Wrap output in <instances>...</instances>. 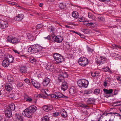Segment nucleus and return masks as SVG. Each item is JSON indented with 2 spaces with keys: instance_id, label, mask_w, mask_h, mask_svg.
Listing matches in <instances>:
<instances>
[{
  "instance_id": "obj_1",
  "label": "nucleus",
  "mask_w": 121,
  "mask_h": 121,
  "mask_svg": "<svg viewBox=\"0 0 121 121\" xmlns=\"http://www.w3.org/2000/svg\"><path fill=\"white\" fill-rule=\"evenodd\" d=\"M42 49V47L38 44H35L29 47L28 49V51L32 53H35L41 51Z\"/></svg>"
},
{
  "instance_id": "obj_2",
  "label": "nucleus",
  "mask_w": 121,
  "mask_h": 121,
  "mask_svg": "<svg viewBox=\"0 0 121 121\" xmlns=\"http://www.w3.org/2000/svg\"><path fill=\"white\" fill-rule=\"evenodd\" d=\"M15 109V106L14 104H10L7 109L5 111V116L9 118L11 117L12 116V111H14Z\"/></svg>"
},
{
  "instance_id": "obj_3",
  "label": "nucleus",
  "mask_w": 121,
  "mask_h": 121,
  "mask_svg": "<svg viewBox=\"0 0 121 121\" xmlns=\"http://www.w3.org/2000/svg\"><path fill=\"white\" fill-rule=\"evenodd\" d=\"M89 82L85 79L79 80L77 82L78 85L80 87L86 88L88 86Z\"/></svg>"
},
{
  "instance_id": "obj_4",
  "label": "nucleus",
  "mask_w": 121,
  "mask_h": 121,
  "mask_svg": "<svg viewBox=\"0 0 121 121\" xmlns=\"http://www.w3.org/2000/svg\"><path fill=\"white\" fill-rule=\"evenodd\" d=\"M50 95L51 97L53 98L58 99L60 98H62L65 99L68 98V97L67 96H65L60 93L59 92H55L54 94Z\"/></svg>"
},
{
  "instance_id": "obj_5",
  "label": "nucleus",
  "mask_w": 121,
  "mask_h": 121,
  "mask_svg": "<svg viewBox=\"0 0 121 121\" xmlns=\"http://www.w3.org/2000/svg\"><path fill=\"white\" fill-rule=\"evenodd\" d=\"M78 62L80 65L83 67L86 66L88 63L87 58L85 57H80L78 60Z\"/></svg>"
},
{
  "instance_id": "obj_6",
  "label": "nucleus",
  "mask_w": 121,
  "mask_h": 121,
  "mask_svg": "<svg viewBox=\"0 0 121 121\" xmlns=\"http://www.w3.org/2000/svg\"><path fill=\"white\" fill-rule=\"evenodd\" d=\"M106 60V58L105 57L101 56L100 57H98L96 58V62L98 65H99L100 64L105 63Z\"/></svg>"
},
{
  "instance_id": "obj_7",
  "label": "nucleus",
  "mask_w": 121,
  "mask_h": 121,
  "mask_svg": "<svg viewBox=\"0 0 121 121\" xmlns=\"http://www.w3.org/2000/svg\"><path fill=\"white\" fill-rule=\"evenodd\" d=\"M22 114L24 116L28 117H30L32 115V113L28 108L25 109Z\"/></svg>"
},
{
  "instance_id": "obj_8",
  "label": "nucleus",
  "mask_w": 121,
  "mask_h": 121,
  "mask_svg": "<svg viewBox=\"0 0 121 121\" xmlns=\"http://www.w3.org/2000/svg\"><path fill=\"white\" fill-rule=\"evenodd\" d=\"M8 26V23L4 21H2L0 22V27L1 29H5Z\"/></svg>"
},
{
  "instance_id": "obj_9",
  "label": "nucleus",
  "mask_w": 121,
  "mask_h": 121,
  "mask_svg": "<svg viewBox=\"0 0 121 121\" xmlns=\"http://www.w3.org/2000/svg\"><path fill=\"white\" fill-rule=\"evenodd\" d=\"M50 79L48 77H45L43 80V86H47L50 81Z\"/></svg>"
},
{
  "instance_id": "obj_10",
  "label": "nucleus",
  "mask_w": 121,
  "mask_h": 121,
  "mask_svg": "<svg viewBox=\"0 0 121 121\" xmlns=\"http://www.w3.org/2000/svg\"><path fill=\"white\" fill-rule=\"evenodd\" d=\"M7 40L9 42L15 44V37L12 36H9L7 38Z\"/></svg>"
},
{
  "instance_id": "obj_11",
  "label": "nucleus",
  "mask_w": 121,
  "mask_h": 121,
  "mask_svg": "<svg viewBox=\"0 0 121 121\" xmlns=\"http://www.w3.org/2000/svg\"><path fill=\"white\" fill-rule=\"evenodd\" d=\"M53 109L52 106V105H50L48 106H44L43 108V110L46 112H48L51 110Z\"/></svg>"
},
{
  "instance_id": "obj_12",
  "label": "nucleus",
  "mask_w": 121,
  "mask_h": 121,
  "mask_svg": "<svg viewBox=\"0 0 121 121\" xmlns=\"http://www.w3.org/2000/svg\"><path fill=\"white\" fill-rule=\"evenodd\" d=\"M63 40V38L60 36H57L54 38L55 42L59 43L61 42Z\"/></svg>"
},
{
  "instance_id": "obj_13",
  "label": "nucleus",
  "mask_w": 121,
  "mask_h": 121,
  "mask_svg": "<svg viewBox=\"0 0 121 121\" xmlns=\"http://www.w3.org/2000/svg\"><path fill=\"white\" fill-rule=\"evenodd\" d=\"M31 82L33 86L36 88H38L40 87V85L38 82H37L33 79H31Z\"/></svg>"
},
{
  "instance_id": "obj_14",
  "label": "nucleus",
  "mask_w": 121,
  "mask_h": 121,
  "mask_svg": "<svg viewBox=\"0 0 121 121\" xmlns=\"http://www.w3.org/2000/svg\"><path fill=\"white\" fill-rule=\"evenodd\" d=\"M28 109L32 113H33L34 112H35L37 109V108L35 105H32L30 106Z\"/></svg>"
},
{
  "instance_id": "obj_15",
  "label": "nucleus",
  "mask_w": 121,
  "mask_h": 121,
  "mask_svg": "<svg viewBox=\"0 0 121 121\" xmlns=\"http://www.w3.org/2000/svg\"><path fill=\"white\" fill-rule=\"evenodd\" d=\"M68 84L66 82H63L61 85V88L62 90L65 91L68 88Z\"/></svg>"
},
{
  "instance_id": "obj_16",
  "label": "nucleus",
  "mask_w": 121,
  "mask_h": 121,
  "mask_svg": "<svg viewBox=\"0 0 121 121\" xmlns=\"http://www.w3.org/2000/svg\"><path fill=\"white\" fill-rule=\"evenodd\" d=\"M23 120L21 114H16V121H22Z\"/></svg>"
},
{
  "instance_id": "obj_17",
  "label": "nucleus",
  "mask_w": 121,
  "mask_h": 121,
  "mask_svg": "<svg viewBox=\"0 0 121 121\" xmlns=\"http://www.w3.org/2000/svg\"><path fill=\"white\" fill-rule=\"evenodd\" d=\"M5 88L7 91H9L12 90V87L11 84L7 83L5 85Z\"/></svg>"
},
{
  "instance_id": "obj_18",
  "label": "nucleus",
  "mask_w": 121,
  "mask_h": 121,
  "mask_svg": "<svg viewBox=\"0 0 121 121\" xmlns=\"http://www.w3.org/2000/svg\"><path fill=\"white\" fill-rule=\"evenodd\" d=\"M9 63L8 61L5 58L2 61V65L4 67H7L9 65Z\"/></svg>"
},
{
  "instance_id": "obj_19",
  "label": "nucleus",
  "mask_w": 121,
  "mask_h": 121,
  "mask_svg": "<svg viewBox=\"0 0 121 121\" xmlns=\"http://www.w3.org/2000/svg\"><path fill=\"white\" fill-rule=\"evenodd\" d=\"M5 58L9 63H12L13 61H14V57L11 55H9V57H6Z\"/></svg>"
},
{
  "instance_id": "obj_20",
  "label": "nucleus",
  "mask_w": 121,
  "mask_h": 121,
  "mask_svg": "<svg viewBox=\"0 0 121 121\" xmlns=\"http://www.w3.org/2000/svg\"><path fill=\"white\" fill-rule=\"evenodd\" d=\"M21 37L18 35H16V43H18L21 42L22 41Z\"/></svg>"
},
{
  "instance_id": "obj_21",
  "label": "nucleus",
  "mask_w": 121,
  "mask_h": 121,
  "mask_svg": "<svg viewBox=\"0 0 121 121\" xmlns=\"http://www.w3.org/2000/svg\"><path fill=\"white\" fill-rule=\"evenodd\" d=\"M103 91L106 94H111L112 93L113 91V90L112 89L108 90L104 88L103 89Z\"/></svg>"
},
{
  "instance_id": "obj_22",
  "label": "nucleus",
  "mask_w": 121,
  "mask_h": 121,
  "mask_svg": "<svg viewBox=\"0 0 121 121\" xmlns=\"http://www.w3.org/2000/svg\"><path fill=\"white\" fill-rule=\"evenodd\" d=\"M69 92L70 95H73L75 92L74 88L73 87H71L69 89Z\"/></svg>"
},
{
  "instance_id": "obj_23",
  "label": "nucleus",
  "mask_w": 121,
  "mask_h": 121,
  "mask_svg": "<svg viewBox=\"0 0 121 121\" xmlns=\"http://www.w3.org/2000/svg\"><path fill=\"white\" fill-rule=\"evenodd\" d=\"M46 69H47L48 70L51 71H53L54 70V65H48L46 67Z\"/></svg>"
},
{
  "instance_id": "obj_24",
  "label": "nucleus",
  "mask_w": 121,
  "mask_h": 121,
  "mask_svg": "<svg viewBox=\"0 0 121 121\" xmlns=\"http://www.w3.org/2000/svg\"><path fill=\"white\" fill-rule=\"evenodd\" d=\"M60 113L62 117H67V112L65 110L63 109L60 111Z\"/></svg>"
},
{
  "instance_id": "obj_25",
  "label": "nucleus",
  "mask_w": 121,
  "mask_h": 121,
  "mask_svg": "<svg viewBox=\"0 0 121 121\" xmlns=\"http://www.w3.org/2000/svg\"><path fill=\"white\" fill-rule=\"evenodd\" d=\"M64 60V59L63 57L62 56H60V57L58 58L55 60L58 63H59L63 62Z\"/></svg>"
},
{
  "instance_id": "obj_26",
  "label": "nucleus",
  "mask_w": 121,
  "mask_h": 121,
  "mask_svg": "<svg viewBox=\"0 0 121 121\" xmlns=\"http://www.w3.org/2000/svg\"><path fill=\"white\" fill-rule=\"evenodd\" d=\"M65 78L62 76V75L60 74L59 75L58 79L59 81L60 82H64Z\"/></svg>"
},
{
  "instance_id": "obj_27",
  "label": "nucleus",
  "mask_w": 121,
  "mask_h": 121,
  "mask_svg": "<svg viewBox=\"0 0 121 121\" xmlns=\"http://www.w3.org/2000/svg\"><path fill=\"white\" fill-rule=\"evenodd\" d=\"M84 25L87 26H92V25H94V23L92 22H89L88 21H84L83 23Z\"/></svg>"
},
{
  "instance_id": "obj_28",
  "label": "nucleus",
  "mask_w": 121,
  "mask_h": 121,
  "mask_svg": "<svg viewBox=\"0 0 121 121\" xmlns=\"http://www.w3.org/2000/svg\"><path fill=\"white\" fill-rule=\"evenodd\" d=\"M7 79L8 81L10 82H12L13 80V77L10 75H9L7 76Z\"/></svg>"
},
{
  "instance_id": "obj_29",
  "label": "nucleus",
  "mask_w": 121,
  "mask_h": 121,
  "mask_svg": "<svg viewBox=\"0 0 121 121\" xmlns=\"http://www.w3.org/2000/svg\"><path fill=\"white\" fill-rule=\"evenodd\" d=\"M26 67L24 66H23L20 68V72L22 73H25L26 72Z\"/></svg>"
},
{
  "instance_id": "obj_30",
  "label": "nucleus",
  "mask_w": 121,
  "mask_h": 121,
  "mask_svg": "<svg viewBox=\"0 0 121 121\" xmlns=\"http://www.w3.org/2000/svg\"><path fill=\"white\" fill-rule=\"evenodd\" d=\"M72 15L73 17L76 18L78 17L79 15L78 12H74L73 13Z\"/></svg>"
},
{
  "instance_id": "obj_31",
  "label": "nucleus",
  "mask_w": 121,
  "mask_h": 121,
  "mask_svg": "<svg viewBox=\"0 0 121 121\" xmlns=\"http://www.w3.org/2000/svg\"><path fill=\"white\" fill-rule=\"evenodd\" d=\"M28 38L30 40H33L34 39V37L33 35L30 34H28L27 35Z\"/></svg>"
},
{
  "instance_id": "obj_32",
  "label": "nucleus",
  "mask_w": 121,
  "mask_h": 121,
  "mask_svg": "<svg viewBox=\"0 0 121 121\" xmlns=\"http://www.w3.org/2000/svg\"><path fill=\"white\" fill-rule=\"evenodd\" d=\"M59 7L61 9H64L65 7V5L63 3H61L59 4Z\"/></svg>"
},
{
  "instance_id": "obj_33",
  "label": "nucleus",
  "mask_w": 121,
  "mask_h": 121,
  "mask_svg": "<svg viewBox=\"0 0 121 121\" xmlns=\"http://www.w3.org/2000/svg\"><path fill=\"white\" fill-rule=\"evenodd\" d=\"M49 117L47 116H45L42 118L41 121H49Z\"/></svg>"
},
{
  "instance_id": "obj_34",
  "label": "nucleus",
  "mask_w": 121,
  "mask_h": 121,
  "mask_svg": "<svg viewBox=\"0 0 121 121\" xmlns=\"http://www.w3.org/2000/svg\"><path fill=\"white\" fill-rule=\"evenodd\" d=\"M60 56H61L60 54L57 53L54 54L53 55V57L55 60L58 58L60 57Z\"/></svg>"
},
{
  "instance_id": "obj_35",
  "label": "nucleus",
  "mask_w": 121,
  "mask_h": 121,
  "mask_svg": "<svg viewBox=\"0 0 121 121\" xmlns=\"http://www.w3.org/2000/svg\"><path fill=\"white\" fill-rule=\"evenodd\" d=\"M48 31L50 32H52V33L54 32V28L52 26H49L48 29Z\"/></svg>"
},
{
  "instance_id": "obj_36",
  "label": "nucleus",
  "mask_w": 121,
  "mask_h": 121,
  "mask_svg": "<svg viewBox=\"0 0 121 121\" xmlns=\"http://www.w3.org/2000/svg\"><path fill=\"white\" fill-rule=\"evenodd\" d=\"M94 100L93 99L90 98L87 101V102L88 104H91L93 103Z\"/></svg>"
},
{
  "instance_id": "obj_37",
  "label": "nucleus",
  "mask_w": 121,
  "mask_h": 121,
  "mask_svg": "<svg viewBox=\"0 0 121 121\" xmlns=\"http://www.w3.org/2000/svg\"><path fill=\"white\" fill-rule=\"evenodd\" d=\"M25 82L28 84L30 85L31 84V82L29 79L28 78H26L24 80Z\"/></svg>"
},
{
  "instance_id": "obj_38",
  "label": "nucleus",
  "mask_w": 121,
  "mask_h": 121,
  "mask_svg": "<svg viewBox=\"0 0 121 121\" xmlns=\"http://www.w3.org/2000/svg\"><path fill=\"white\" fill-rule=\"evenodd\" d=\"M30 62L32 63H35L36 61V60L34 58H30Z\"/></svg>"
},
{
  "instance_id": "obj_39",
  "label": "nucleus",
  "mask_w": 121,
  "mask_h": 121,
  "mask_svg": "<svg viewBox=\"0 0 121 121\" xmlns=\"http://www.w3.org/2000/svg\"><path fill=\"white\" fill-rule=\"evenodd\" d=\"M100 90L99 89H96L94 91V93L96 95H98L100 93Z\"/></svg>"
},
{
  "instance_id": "obj_40",
  "label": "nucleus",
  "mask_w": 121,
  "mask_h": 121,
  "mask_svg": "<svg viewBox=\"0 0 121 121\" xmlns=\"http://www.w3.org/2000/svg\"><path fill=\"white\" fill-rule=\"evenodd\" d=\"M23 85V84L20 82H19L17 84V86L18 87H21Z\"/></svg>"
},
{
  "instance_id": "obj_41",
  "label": "nucleus",
  "mask_w": 121,
  "mask_h": 121,
  "mask_svg": "<svg viewBox=\"0 0 121 121\" xmlns=\"http://www.w3.org/2000/svg\"><path fill=\"white\" fill-rule=\"evenodd\" d=\"M42 26L41 24H39L37 25L36 28L37 29H38L42 28Z\"/></svg>"
},
{
  "instance_id": "obj_42",
  "label": "nucleus",
  "mask_w": 121,
  "mask_h": 121,
  "mask_svg": "<svg viewBox=\"0 0 121 121\" xmlns=\"http://www.w3.org/2000/svg\"><path fill=\"white\" fill-rule=\"evenodd\" d=\"M59 116V113L58 112H55L53 113V116L54 117H56Z\"/></svg>"
},
{
  "instance_id": "obj_43",
  "label": "nucleus",
  "mask_w": 121,
  "mask_h": 121,
  "mask_svg": "<svg viewBox=\"0 0 121 121\" xmlns=\"http://www.w3.org/2000/svg\"><path fill=\"white\" fill-rule=\"evenodd\" d=\"M102 69L103 70H104V71L105 72H107L108 70H110V69L108 67H107L106 68H102Z\"/></svg>"
},
{
  "instance_id": "obj_44",
  "label": "nucleus",
  "mask_w": 121,
  "mask_h": 121,
  "mask_svg": "<svg viewBox=\"0 0 121 121\" xmlns=\"http://www.w3.org/2000/svg\"><path fill=\"white\" fill-rule=\"evenodd\" d=\"M97 18L99 21H104V18L102 17H97Z\"/></svg>"
},
{
  "instance_id": "obj_45",
  "label": "nucleus",
  "mask_w": 121,
  "mask_h": 121,
  "mask_svg": "<svg viewBox=\"0 0 121 121\" xmlns=\"http://www.w3.org/2000/svg\"><path fill=\"white\" fill-rule=\"evenodd\" d=\"M41 91L43 93H44L47 96H49L50 95H49V94H48L46 93V91H45L44 89H42L41 90Z\"/></svg>"
},
{
  "instance_id": "obj_46",
  "label": "nucleus",
  "mask_w": 121,
  "mask_h": 121,
  "mask_svg": "<svg viewBox=\"0 0 121 121\" xmlns=\"http://www.w3.org/2000/svg\"><path fill=\"white\" fill-rule=\"evenodd\" d=\"M65 78H67L68 77V74L66 72L63 73V75H62Z\"/></svg>"
},
{
  "instance_id": "obj_47",
  "label": "nucleus",
  "mask_w": 121,
  "mask_h": 121,
  "mask_svg": "<svg viewBox=\"0 0 121 121\" xmlns=\"http://www.w3.org/2000/svg\"><path fill=\"white\" fill-rule=\"evenodd\" d=\"M111 81V78H106L105 81L107 82H109Z\"/></svg>"
},
{
  "instance_id": "obj_48",
  "label": "nucleus",
  "mask_w": 121,
  "mask_h": 121,
  "mask_svg": "<svg viewBox=\"0 0 121 121\" xmlns=\"http://www.w3.org/2000/svg\"><path fill=\"white\" fill-rule=\"evenodd\" d=\"M87 50L88 52H91L93 51V50L91 49L90 47H87Z\"/></svg>"
},
{
  "instance_id": "obj_49",
  "label": "nucleus",
  "mask_w": 121,
  "mask_h": 121,
  "mask_svg": "<svg viewBox=\"0 0 121 121\" xmlns=\"http://www.w3.org/2000/svg\"><path fill=\"white\" fill-rule=\"evenodd\" d=\"M16 21H19L22 20L23 19V18H22V17H20V18H19L18 17H17L16 16Z\"/></svg>"
},
{
  "instance_id": "obj_50",
  "label": "nucleus",
  "mask_w": 121,
  "mask_h": 121,
  "mask_svg": "<svg viewBox=\"0 0 121 121\" xmlns=\"http://www.w3.org/2000/svg\"><path fill=\"white\" fill-rule=\"evenodd\" d=\"M23 15L22 14H20L18 15V16H17L16 17L20 18V17L23 18Z\"/></svg>"
},
{
  "instance_id": "obj_51",
  "label": "nucleus",
  "mask_w": 121,
  "mask_h": 121,
  "mask_svg": "<svg viewBox=\"0 0 121 121\" xmlns=\"http://www.w3.org/2000/svg\"><path fill=\"white\" fill-rule=\"evenodd\" d=\"M26 100L29 102H30L32 101V99L29 97L28 98H26Z\"/></svg>"
},
{
  "instance_id": "obj_52",
  "label": "nucleus",
  "mask_w": 121,
  "mask_h": 121,
  "mask_svg": "<svg viewBox=\"0 0 121 121\" xmlns=\"http://www.w3.org/2000/svg\"><path fill=\"white\" fill-rule=\"evenodd\" d=\"M95 77H97L99 75V74L100 73L99 72L96 71L95 72Z\"/></svg>"
},
{
  "instance_id": "obj_53",
  "label": "nucleus",
  "mask_w": 121,
  "mask_h": 121,
  "mask_svg": "<svg viewBox=\"0 0 121 121\" xmlns=\"http://www.w3.org/2000/svg\"><path fill=\"white\" fill-rule=\"evenodd\" d=\"M88 17L90 18H92L93 16L91 13H89L88 15Z\"/></svg>"
},
{
  "instance_id": "obj_54",
  "label": "nucleus",
  "mask_w": 121,
  "mask_h": 121,
  "mask_svg": "<svg viewBox=\"0 0 121 121\" xmlns=\"http://www.w3.org/2000/svg\"><path fill=\"white\" fill-rule=\"evenodd\" d=\"M24 97L25 99L26 100V98H28L29 97L26 94H24Z\"/></svg>"
},
{
  "instance_id": "obj_55",
  "label": "nucleus",
  "mask_w": 121,
  "mask_h": 121,
  "mask_svg": "<svg viewBox=\"0 0 121 121\" xmlns=\"http://www.w3.org/2000/svg\"><path fill=\"white\" fill-rule=\"evenodd\" d=\"M116 79L117 80L121 82V77L118 76L116 78Z\"/></svg>"
},
{
  "instance_id": "obj_56",
  "label": "nucleus",
  "mask_w": 121,
  "mask_h": 121,
  "mask_svg": "<svg viewBox=\"0 0 121 121\" xmlns=\"http://www.w3.org/2000/svg\"><path fill=\"white\" fill-rule=\"evenodd\" d=\"M118 93L116 89L115 90L114 92L113 95H117Z\"/></svg>"
},
{
  "instance_id": "obj_57",
  "label": "nucleus",
  "mask_w": 121,
  "mask_h": 121,
  "mask_svg": "<svg viewBox=\"0 0 121 121\" xmlns=\"http://www.w3.org/2000/svg\"><path fill=\"white\" fill-rule=\"evenodd\" d=\"M91 92V91H86L85 92V93L86 94H89Z\"/></svg>"
},
{
  "instance_id": "obj_58",
  "label": "nucleus",
  "mask_w": 121,
  "mask_h": 121,
  "mask_svg": "<svg viewBox=\"0 0 121 121\" xmlns=\"http://www.w3.org/2000/svg\"><path fill=\"white\" fill-rule=\"evenodd\" d=\"M95 72L93 73H91V75L93 77H95Z\"/></svg>"
},
{
  "instance_id": "obj_59",
  "label": "nucleus",
  "mask_w": 121,
  "mask_h": 121,
  "mask_svg": "<svg viewBox=\"0 0 121 121\" xmlns=\"http://www.w3.org/2000/svg\"><path fill=\"white\" fill-rule=\"evenodd\" d=\"M112 56H114V57L118 55L115 53H112L111 54Z\"/></svg>"
},
{
  "instance_id": "obj_60",
  "label": "nucleus",
  "mask_w": 121,
  "mask_h": 121,
  "mask_svg": "<svg viewBox=\"0 0 121 121\" xmlns=\"http://www.w3.org/2000/svg\"><path fill=\"white\" fill-rule=\"evenodd\" d=\"M78 35H79L82 38L84 39L85 38V36L81 34V33H80V34H79Z\"/></svg>"
},
{
  "instance_id": "obj_61",
  "label": "nucleus",
  "mask_w": 121,
  "mask_h": 121,
  "mask_svg": "<svg viewBox=\"0 0 121 121\" xmlns=\"http://www.w3.org/2000/svg\"><path fill=\"white\" fill-rule=\"evenodd\" d=\"M113 47L114 48H116L121 47L120 46H118L117 45L115 44L113 45Z\"/></svg>"
},
{
  "instance_id": "obj_62",
  "label": "nucleus",
  "mask_w": 121,
  "mask_h": 121,
  "mask_svg": "<svg viewBox=\"0 0 121 121\" xmlns=\"http://www.w3.org/2000/svg\"><path fill=\"white\" fill-rule=\"evenodd\" d=\"M8 117H7L4 119V121H9V119Z\"/></svg>"
},
{
  "instance_id": "obj_63",
  "label": "nucleus",
  "mask_w": 121,
  "mask_h": 121,
  "mask_svg": "<svg viewBox=\"0 0 121 121\" xmlns=\"http://www.w3.org/2000/svg\"><path fill=\"white\" fill-rule=\"evenodd\" d=\"M120 102H121V101H119L118 102L117 101V102L116 103V105H115V106H120L121 105V104H118V103H120Z\"/></svg>"
},
{
  "instance_id": "obj_64",
  "label": "nucleus",
  "mask_w": 121,
  "mask_h": 121,
  "mask_svg": "<svg viewBox=\"0 0 121 121\" xmlns=\"http://www.w3.org/2000/svg\"><path fill=\"white\" fill-rule=\"evenodd\" d=\"M44 38L46 39H47L49 40H50L51 38L50 36L48 35L47 37H45Z\"/></svg>"
}]
</instances>
